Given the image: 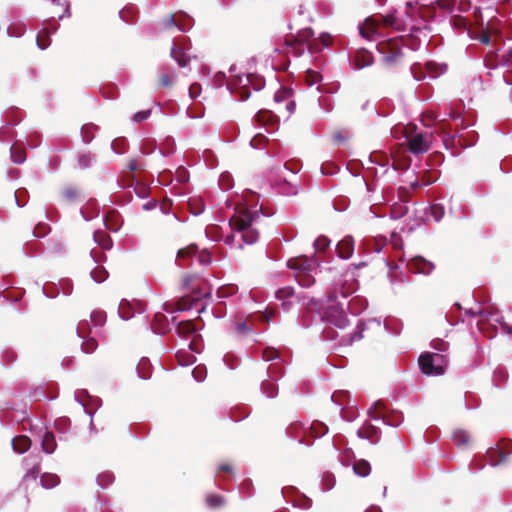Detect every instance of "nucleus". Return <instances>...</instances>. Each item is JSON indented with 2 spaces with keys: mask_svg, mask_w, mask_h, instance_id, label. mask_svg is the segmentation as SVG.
<instances>
[{
  "mask_svg": "<svg viewBox=\"0 0 512 512\" xmlns=\"http://www.w3.org/2000/svg\"><path fill=\"white\" fill-rule=\"evenodd\" d=\"M457 0H435L429 4H420L418 0H408L405 10L387 14H373L359 22L357 32H378L379 28H392L396 32H421L432 30L429 25L437 17V12L451 13Z\"/></svg>",
  "mask_w": 512,
  "mask_h": 512,
  "instance_id": "obj_1",
  "label": "nucleus"
},
{
  "mask_svg": "<svg viewBox=\"0 0 512 512\" xmlns=\"http://www.w3.org/2000/svg\"><path fill=\"white\" fill-rule=\"evenodd\" d=\"M358 287L357 281L351 276L350 278L341 277L334 282L333 292L327 296V306L324 309L322 319L343 329L348 323V317L345 312V304L339 301V297L346 300Z\"/></svg>",
  "mask_w": 512,
  "mask_h": 512,
  "instance_id": "obj_2",
  "label": "nucleus"
},
{
  "mask_svg": "<svg viewBox=\"0 0 512 512\" xmlns=\"http://www.w3.org/2000/svg\"><path fill=\"white\" fill-rule=\"evenodd\" d=\"M231 77L232 79L227 81L226 74L224 72H218L214 75L213 86L215 88H221L225 84L231 94H239L240 101L247 100L251 95V90L259 91L265 86V79L259 74H231Z\"/></svg>",
  "mask_w": 512,
  "mask_h": 512,
  "instance_id": "obj_3",
  "label": "nucleus"
},
{
  "mask_svg": "<svg viewBox=\"0 0 512 512\" xmlns=\"http://www.w3.org/2000/svg\"><path fill=\"white\" fill-rule=\"evenodd\" d=\"M314 34H286L284 41L274 50L287 56L300 57L306 51L314 53L328 48L331 34H319L320 43H316L310 36Z\"/></svg>",
  "mask_w": 512,
  "mask_h": 512,
  "instance_id": "obj_4",
  "label": "nucleus"
},
{
  "mask_svg": "<svg viewBox=\"0 0 512 512\" xmlns=\"http://www.w3.org/2000/svg\"><path fill=\"white\" fill-rule=\"evenodd\" d=\"M287 266L296 272L298 283L306 288L315 283V275L320 272V260L316 255L290 258Z\"/></svg>",
  "mask_w": 512,
  "mask_h": 512,
  "instance_id": "obj_5",
  "label": "nucleus"
},
{
  "mask_svg": "<svg viewBox=\"0 0 512 512\" xmlns=\"http://www.w3.org/2000/svg\"><path fill=\"white\" fill-rule=\"evenodd\" d=\"M328 426L320 421L312 422H291L285 429L287 437L297 440L300 444H309L308 437L320 438L328 432Z\"/></svg>",
  "mask_w": 512,
  "mask_h": 512,
  "instance_id": "obj_6",
  "label": "nucleus"
},
{
  "mask_svg": "<svg viewBox=\"0 0 512 512\" xmlns=\"http://www.w3.org/2000/svg\"><path fill=\"white\" fill-rule=\"evenodd\" d=\"M259 216L254 214L248 210L240 212L236 216V221L238 225V234L239 238L242 242V245H252L257 242L259 238V232L256 228L253 227V222Z\"/></svg>",
  "mask_w": 512,
  "mask_h": 512,
  "instance_id": "obj_7",
  "label": "nucleus"
},
{
  "mask_svg": "<svg viewBox=\"0 0 512 512\" xmlns=\"http://www.w3.org/2000/svg\"><path fill=\"white\" fill-rule=\"evenodd\" d=\"M418 363L424 375L439 376L444 374L448 360L444 354L425 352L419 356Z\"/></svg>",
  "mask_w": 512,
  "mask_h": 512,
  "instance_id": "obj_8",
  "label": "nucleus"
},
{
  "mask_svg": "<svg viewBox=\"0 0 512 512\" xmlns=\"http://www.w3.org/2000/svg\"><path fill=\"white\" fill-rule=\"evenodd\" d=\"M368 414L373 420L382 421L383 424L391 427H398L404 420L401 412H389L384 404L379 400L369 408Z\"/></svg>",
  "mask_w": 512,
  "mask_h": 512,
  "instance_id": "obj_9",
  "label": "nucleus"
},
{
  "mask_svg": "<svg viewBox=\"0 0 512 512\" xmlns=\"http://www.w3.org/2000/svg\"><path fill=\"white\" fill-rule=\"evenodd\" d=\"M160 28L163 30L177 29L179 32H188L195 24L194 19L184 11H177L162 19Z\"/></svg>",
  "mask_w": 512,
  "mask_h": 512,
  "instance_id": "obj_10",
  "label": "nucleus"
},
{
  "mask_svg": "<svg viewBox=\"0 0 512 512\" xmlns=\"http://www.w3.org/2000/svg\"><path fill=\"white\" fill-rule=\"evenodd\" d=\"M261 358L265 362L278 360L277 362H274L268 366L267 376L268 378H271L276 381L281 379L282 376L284 375V367L282 365V360L280 358L278 350L273 347H267L262 351Z\"/></svg>",
  "mask_w": 512,
  "mask_h": 512,
  "instance_id": "obj_11",
  "label": "nucleus"
},
{
  "mask_svg": "<svg viewBox=\"0 0 512 512\" xmlns=\"http://www.w3.org/2000/svg\"><path fill=\"white\" fill-rule=\"evenodd\" d=\"M378 51L382 54V60L385 64L391 65L402 57V50L398 46V41L389 39V43L377 44Z\"/></svg>",
  "mask_w": 512,
  "mask_h": 512,
  "instance_id": "obj_12",
  "label": "nucleus"
},
{
  "mask_svg": "<svg viewBox=\"0 0 512 512\" xmlns=\"http://www.w3.org/2000/svg\"><path fill=\"white\" fill-rule=\"evenodd\" d=\"M408 150L414 154H424L430 149V139L425 133H416L411 136H406Z\"/></svg>",
  "mask_w": 512,
  "mask_h": 512,
  "instance_id": "obj_13",
  "label": "nucleus"
},
{
  "mask_svg": "<svg viewBox=\"0 0 512 512\" xmlns=\"http://www.w3.org/2000/svg\"><path fill=\"white\" fill-rule=\"evenodd\" d=\"M146 310L145 304L141 301H128L121 300L118 306V315L122 320H130L135 314L144 313Z\"/></svg>",
  "mask_w": 512,
  "mask_h": 512,
  "instance_id": "obj_14",
  "label": "nucleus"
},
{
  "mask_svg": "<svg viewBox=\"0 0 512 512\" xmlns=\"http://www.w3.org/2000/svg\"><path fill=\"white\" fill-rule=\"evenodd\" d=\"M406 267L413 273L429 275L435 269L433 262L416 255L406 259Z\"/></svg>",
  "mask_w": 512,
  "mask_h": 512,
  "instance_id": "obj_15",
  "label": "nucleus"
},
{
  "mask_svg": "<svg viewBox=\"0 0 512 512\" xmlns=\"http://www.w3.org/2000/svg\"><path fill=\"white\" fill-rule=\"evenodd\" d=\"M197 253H198V247L196 245H189L188 247L182 248V249L178 250V252H177L176 263L179 266H183L184 264L182 263V260H184L186 258H191L194 256L198 257V261L202 265H207L212 261V257L209 252L203 251L199 255Z\"/></svg>",
  "mask_w": 512,
  "mask_h": 512,
  "instance_id": "obj_16",
  "label": "nucleus"
},
{
  "mask_svg": "<svg viewBox=\"0 0 512 512\" xmlns=\"http://www.w3.org/2000/svg\"><path fill=\"white\" fill-rule=\"evenodd\" d=\"M512 454V440L503 442L497 448L488 451L489 461L492 466L503 463Z\"/></svg>",
  "mask_w": 512,
  "mask_h": 512,
  "instance_id": "obj_17",
  "label": "nucleus"
},
{
  "mask_svg": "<svg viewBox=\"0 0 512 512\" xmlns=\"http://www.w3.org/2000/svg\"><path fill=\"white\" fill-rule=\"evenodd\" d=\"M478 313L481 315V319L483 322L497 323L500 325L502 333L507 335L512 334V325L508 324L504 320V317L500 312H493L486 309H478Z\"/></svg>",
  "mask_w": 512,
  "mask_h": 512,
  "instance_id": "obj_18",
  "label": "nucleus"
},
{
  "mask_svg": "<svg viewBox=\"0 0 512 512\" xmlns=\"http://www.w3.org/2000/svg\"><path fill=\"white\" fill-rule=\"evenodd\" d=\"M90 256L93 262L97 264V266L90 271V277L96 283H103L108 277V272L104 267L99 266V263L104 261L106 257L104 254L95 253L93 250L90 252Z\"/></svg>",
  "mask_w": 512,
  "mask_h": 512,
  "instance_id": "obj_19",
  "label": "nucleus"
},
{
  "mask_svg": "<svg viewBox=\"0 0 512 512\" xmlns=\"http://www.w3.org/2000/svg\"><path fill=\"white\" fill-rule=\"evenodd\" d=\"M87 328H89L88 322L82 321L78 324L76 333L79 338L83 339V342L81 344L82 351L89 354L96 350L98 344L95 339L87 337V335H86Z\"/></svg>",
  "mask_w": 512,
  "mask_h": 512,
  "instance_id": "obj_20",
  "label": "nucleus"
},
{
  "mask_svg": "<svg viewBox=\"0 0 512 512\" xmlns=\"http://www.w3.org/2000/svg\"><path fill=\"white\" fill-rule=\"evenodd\" d=\"M172 325L175 327L177 335L182 339H188L194 336L197 332V328L192 320L176 321V316L172 317Z\"/></svg>",
  "mask_w": 512,
  "mask_h": 512,
  "instance_id": "obj_21",
  "label": "nucleus"
},
{
  "mask_svg": "<svg viewBox=\"0 0 512 512\" xmlns=\"http://www.w3.org/2000/svg\"><path fill=\"white\" fill-rule=\"evenodd\" d=\"M172 326V321L170 322L164 313L156 312L154 315V322L150 328L154 333L164 335L171 331Z\"/></svg>",
  "mask_w": 512,
  "mask_h": 512,
  "instance_id": "obj_22",
  "label": "nucleus"
},
{
  "mask_svg": "<svg viewBox=\"0 0 512 512\" xmlns=\"http://www.w3.org/2000/svg\"><path fill=\"white\" fill-rule=\"evenodd\" d=\"M354 245L355 242L353 237L350 235L345 236L336 245V251L338 256L344 260L349 259L353 255Z\"/></svg>",
  "mask_w": 512,
  "mask_h": 512,
  "instance_id": "obj_23",
  "label": "nucleus"
},
{
  "mask_svg": "<svg viewBox=\"0 0 512 512\" xmlns=\"http://www.w3.org/2000/svg\"><path fill=\"white\" fill-rule=\"evenodd\" d=\"M345 307L349 310L352 315L361 314L368 306V301L366 298L356 295L352 297L348 301H343Z\"/></svg>",
  "mask_w": 512,
  "mask_h": 512,
  "instance_id": "obj_24",
  "label": "nucleus"
},
{
  "mask_svg": "<svg viewBox=\"0 0 512 512\" xmlns=\"http://www.w3.org/2000/svg\"><path fill=\"white\" fill-rule=\"evenodd\" d=\"M276 380L267 378L260 383V391L268 399H274L278 396L279 387Z\"/></svg>",
  "mask_w": 512,
  "mask_h": 512,
  "instance_id": "obj_25",
  "label": "nucleus"
},
{
  "mask_svg": "<svg viewBox=\"0 0 512 512\" xmlns=\"http://www.w3.org/2000/svg\"><path fill=\"white\" fill-rule=\"evenodd\" d=\"M170 55L180 67L187 66L190 57L187 55L181 44L173 42Z\"/></svg>",
  "mask_w": 512,
  "mask_h": 512,
  "instance_id": "obj_26",
  "label": "nucleus"
},
{
  "mask_svg": "<svg viewBox=\"0 0 512 512\" xmlns=\"http://www.w3.org/2000/svg\"><path fill=\"white\" fill-rule=\"evenodd\" d=\"M230 227L232 229V232L225 236L224 243L230 247L242 249L243 245L239 238L236 217L234 218V220H230Z\"/></svg>",
  "mask_w": 512,
  "mask_h": 512,
  "instance_id": "obj_27",
  "label": "nucleus"
},
{
  "mask_svg": "<svg viewBox=\"0 0 512 512\" xmlns=\"http://www.w3.org/2000/svg\"><path fill=\"white\" fill-rule=\"evenodd\" d=\"M159 86L160 87H170L175 83L176 80V72L173 69H170L167 66H162L159 68Z\"/></svg>",
  "mask_w": 512,
  "mask_h": 512,
  "instance_id": "obj_28",
  "label": "nucleus"
},
{
  "mask_svg": "<svg viewBox=\"0 0 512 512\" xmlns=\"http://www.w3.org/2000/svg\"><path fill=\"white\" fill-rule=\"evenodd\" d=\"M41 447L46 454H52L56 448V438L53 432L45 430L41 437Z\"/></svg>",
  "mask_w": 512,
  "mask_h": 512,
  "instance_id": "obj_29",
  "label": "nucleus"
},
{
  "mask_svg": "<svg viewBox=\"0 0 512 512\" xmlns=\"http://www.w3.org/2000/svg\"><path fill=\"white\" fill-rule=\"evenodd\" d=\"M31 439L26 435L15 436L12 439V448L18 454H23L31 447Z\"/></svg>",
  "mask_w": 512,
  "mask_h": 512,
  "instance_id": "obj_30",
  "label": "nucleus"
},
{
  "mask_svg": "<svg viewBox=\"0 0 512 512\" xmlns=\"http://www.w3.org/2000/svg\"><path fill=\"white\" fill-rule=\"evenodd\" d=\"M277 189L278 192L283 195L294 196L298 194L300 190V185L299 183H292L290 181H287L286 179H283L277 183Z\"/></svg>",
  "mask_w": 512,
  "mask_h": 512,
  "instance_id": "obj_31",
  "label": "nucleus"
},
{
  "mask_svg": "<svg viewBox=\"0 0 512 512\" xmlns=\"http://www.w3.org/2000/svg\"><path fill=\"white\" fill-rule=\"evenodd\" d=\"M96 160L95 154L89 151L80 152L77 156V167L82 170L91 168L96 163Z\"/></svg>",
  "mask_w": 512,
  "mask_h": 512,
  "instance_id": "obj_32",
  "label": "nucleus"
},
{
  "mask_svg": "<svg viewBox=\"0 0 512 512\" xmlns=\"http://www.w3.org/2000/svg\"><path fill=\"white\" fill-rule=\"evenodd\" d=\"M118 15L123 22L133 24L136 21L137 8L133 4H128L118 12Z\"/></svg>",
  "mask_w": 512,
  "mask_h": 512,
  "instance_id": "obj_33",
  "label": "nucleus"
},
{
  "mask_svg": "<svg viewBox=\"0 0 512 512\" xmlns=\"http://www.w3.org/2000/svg\"><path fill=\"white\" fill-rule=\"evenodd\" d=\"M152 365L150 360L146 357H143L139 360L136 371L140 379L148 380L152 375Z\"/></svg>",
  "mask_w": 512,
  "mask_h": 512,
  "instance_id": "obj_34",
  "label": "nucleus"
},
{
  "mask_svg": "<svg viewBox=\"0 0 512 512\" xmlns=\"http://www.w3.org/2000/svg\"><path fill=\"white\" fill-rule=\"evenodd\" d=\"M353 472L359 477H367L371 473V465L365 459H357L352 464Z\"/></svg>",
  "mask_w": 512,
  "mask_h": 512,
  "instance_id": "obj_35",
  "label": "nucleus"
},
{
  "mask_svg": "<svg viewBox=\"0 0 512 512\" xmlns=\"http://www.w3.org/2000/svg\"><path fill=\"white\" fill-rule=\"evenodd\" d=\"M372 55L366 51L359 52L354 60L355 69H363L372 65Z\"/></svg>",
  "mask_w": 512,
  "mask_h": 512,
  "instance_id": "obj_36",
  "label": "nucleus"
},
{
  "mask_svg": "<svg viewBox=\"0 0 512 512\" xmlns=\"http://www.w3.org/2000/svg\"><path fill=\"white\" fill-rule=\"evenodd\" d=\"M97 126L92 123L84 124L81 127V138L84 144H89L94 139V132L97 130Z\"/></svg>",
  "mask_w": 512,
  "mask_h": 512,
  "instance_id": "obj_37",
  "label": "nucleus"
},
{
  "mask_svg": "<svg viewBox=\"0 0 512 512\" xmlns=\"http://www.w3.org/2000/svg\"><path fill=\"white\" fill-rule=\"evenodd\" d=\"M40 483L43 488L51 489L56 487L60 483L58 475L53 473H44L40 477Z\"/></svg>",
  "mask_w": 512,
  "mask_h": 512,
  "instance_id": "obj_38",
  "label": "nucleus"
},
{
  "mask_svg": "<svg viewBox=\"0 0 512 512\" xmlns=\"http://www.w3.org/2000/svg\"><path fill=\"white\" fill-rule=\"evenodd\" d=\"M114 480H115L114 474L110 471H104L102 473H99L96 478L97 485L102 489H106L109 486H111L113 484Z\"/></svg>",
  "mask_w": 512,
  "mask_h": 512,
  "instance_id": "obj_39",
  "label": "nucleus"
},
{
  "mask_svg": "<svg viewBox=\"0 0 512 512\" xmlns=\"http://www.w3.org/2000/svg\"><path fill=\"white\" fill-rule=\"evenodd\" d=\"M364 330H365V324L362 322H359L356 326V331L354 333H352L351 335H349L348 338L343 337L341 342L345 345H351L353 342L362 339V337H363L362 333Z\"/></svg>",
  "mask_w": 512,
  "mask_h": 512,
  "instance_id": "obj_40",
  "label": "nucleus"
},
{
  "mask_svg": "<svg viewBox=\"0 0 512 512\" xmlns=\"http://www.w3.org/2000/svg\"><path fill=\"white\" fill-rule=\"evenodd\" d=\"M330 244L331 240L327 236L321 235L314 240L313 247L315 252L321 254L330 246Z\"/></svg>",
  "mask_w": 512,
  "mask_h": 512,
  "instance_id": "obj_41",
  "label": "nucleus"
},
{
  "mask_svg": "<svg viewBox=\"0 0 512 512\" xmlns=\"http://www.w3.org/2000/svg\"><path fill=\"white\" fill-rule=\"evenodd\" d=\"M275 297L280 302H282L284 300H288V299H294L295 298L294 288L290 287V286L279 288L275 292Z\"/></svg>",
  "mask_w": 512,
  "mask_h": 512,
  "instance_id": "obj_42",
  "label": "nucleus"
},
{
  "mask_svg": "<svg viewBox=\"0 0 512 512\" xmlns=\"http://www.w3.org/2000/svg\"><path fill=\"white\" fill-rule=\"evenodd\" d=\"M128 143L125 138H116L111 143V149L114 153L122 155L127 151Z\"/></svg>",
  "mask_w": 512,
  "mask_h": 512,
  "instance_id": "obj_43",
  "label": "nucleus"
},
{
  "mask_svg": "<svg viewBox=\"0 0 512 512\" xmlns=\"http://www.w3.org/2000/svg\"><path fill=\"white\" fill-rule=\"evenodd\" d=\"M426 214L427 216H431L434 221L439 222L444 217L445 210L441 204H433L429 207V212Z\"/></svg>",
  "mask_w": 512,
  "mask_h": 512,
  "instance_id": "obj_44",
  "label": "nucleus"
},
{
  "mask_svg": "<svg viewBox=\"0 0 512 512\" xmlns=\"http://www.w3.org/2000/svg\"><path fill=\"white\" fill-rule=\"evenodd\" d=\"M10 156L15 164H23L26 161V153L24 150L11 146Z\"/></svg>",
  "mask_w": 512,
  "mask_h": 512,
  "instance_id": "obj_45",
  "label": "nucleus"
},
{
  "mask_svg": "<svg viewBox=\"0 0 512 512\" xmlns=\"http://www.w3.org/2000/svg\"><path fill=\"white\" fill-rule=\"evenodd\" d=\"M453 440L457 446H463L470 441V435L465 430H457L453 433Z\"/></svg>",
  "mask_w": 512,
  "mask_h": 512,
  "instance_id": "obj_46",
  "label": "nucleus"
},
{
  "mask_svg": "<svg viewBox=\"0 0 512 512\" xmlns=\"http://www.w3.org/2000/svg\"><path fill=\"white\" fill-rule=\"evenodd\" d=\"M206 504L210 508H217L225 504V498L218 494H209L206 497Z\"/></svg>",
  "mask_w": 512,
  "mask_h": 512,
  "instance_id": "obj_47",
  "label": "nucleus"
},
{
  "mask_svg": "<svg viewBox=\"0 0 512 512\" xmlns=\"http://www.w3.org/2000/svg\"><path fill=\"white\" fill-rule=\"evenodd\" d=\"M275 118V115L272 111L269 110H259L256 115L255 119L258 123L266 124L268 122H273Z\"/></svg>",
  "mask_w": 512,
  "mask_h": 512,
  "instance_id": "obj_48",
  "label": "nucleus"
},
{
  "mask_svg": "<svg viewBox=\"0 0 512 512\" xmlns=\"http://www.w3.org/2000/svg\"><path fill=\"white\" fill-rule=\"evenodd\" d=\"M71 425V421L68 417H61L55 420L54 427L60 433L65 434L68 432Z\"/></svg>",
  "mask_w": 512,
  "mask_h": 512,
  "instance_id": "obj_49",
  "label": "nucleus"
},
{
  "mask_svg": "<svg viewBox=\"0 0 512 512\" xmlns=\"http://www.w3.org/2000/svg\"><path fill=\"white\" fill-rule=\"evenodd\" d=\"M90 318L95 327H101L106 321V313L102 310H95L91 312Z\"/></svg>",
  "mask_w": 512,
  "mask_h": 512,
  "instance_id": "obj_50",
  "label": "nucleus"
},
{
  "mask_svg": "<svg viewBox=\"0 0 512 512\" xmlns=\"http://www.w3.org/2000/svg\"><path fill=\"white\" fill-rule=\"evenodd\" d=\"M336 480L333 474L324 473L322 476L321 484L322 490L327 492L330 491L335 486Z\"/></svg>",
  "mask_w": 512,
  "mask_h": 512,
  "instance_id": "obj_51",
  "label": "nucleus"
},
{
  "mask_svg": "<svg viewBox=\"0 0 512 512\" xmlns=\"http://www.w3.org/2000/svg\"><path fill=\"white\" fill-rule=\"evenodd\" d=\"M291 96V90L289 89H286V88H281L279 89L275 94H274V102L279 105L281 104L282 102H287L288 100H290Z\"/></svg>",
  "mask_w": 512,
  "mask_h": 512,
  "instance_id": "obj_52",
  "label": "nucleus"
},
{
  "mask_svg": "<svg viewBox=\"0 0 512 512\" xmlns=\"http://www.w3.org/2000/svg\"><path fill=\"white\" fill-rule=\"evenodd\" d=\"M338 171H339V166L331 161L324 162L321 165V173L323 175L332 176V175L337 174Z\"/></svg>",
  "mask_w": 512,
  "mask_h": 512,
  "instance_id": "obj_53",
  "label": "nucleus"
},
{
  "mask_svg": "<svg viewBox=\"0 0 512 512\" xmlns=\"http://www.w3.org/2000/svg\"><path fill=\"white\" fill-rule=\"evenodd\" d=\"M430 346L432 349L437 351L436 353L443 354L444 352H446L448 350L449 343L444 341L443 339L436 338L431 341Z\"/></svg>",
  "mask_w": 512,
  "mask_h": 512,
  "instance_id": "obj_54",
  "label": "nucleus"
},
{
  "mask_svg": "<svg viewBox=\"0 0 512 512\" xmlns=\"http://www.w3.org/2000/svg\"><path fill=\"white\" fill-rule=\"evenodd\" d=\"M176 357L178 359V362L181 366H189L191 364H193L195 361H196V357L191 355V354H187L185 352H178L176 354Z\"/></svg>",
  "mask_w": 512,
  "mask_h": 512,
  "instance_id": "obj_55",
  "label": "nucleus"
},
{
  "mask_svg": "<svg viewBox=\"0 0 512 512\" xmlns=\"http://www.w3.org/2000/svg\"><path fill=\"white\" fill-rule=\"evenodd\" d=\"M189 205L191 213L195 216L202 214L205 210V205L201 199L193 200L189 203Z\"/></svg>",
  "mask_w": 512,
  "mask_h": 512,
  "instance_id": "obj_56",
  "label": "nucleus"
},
{
  "mask_svg": "<svg viewBox=\"0 0 512 512\" xmlns=\"http://www.w3.org/2000/svg\"><path fill=\"white\" fill-rule=\"evenodd\" d=\"M36 44L39 49L44 50L47 47L50 46V34L44 33V34H37L36 36Z\"/></svg>",
  "mask_w": 512,
  "mask_h": 512,
  "instance_id": "obj_57",
  "label": "nucleus"
},
{
  "mask_svg": "<svg viewBox=\"0 0 512 512\" xmlns=\"http://www.w3.org/2000/svg\"><path fill=\"white\" fill-rule=\"evenodd\" d=\"M293 505L301 509H309L312 506V500L305 495H301L293 501Z\"/></svg>",
  "mask_w": 512,
  "mask_h": 512,
  "instance_id": "obj_58",
  "label": "nucleus"
},
{
  "mask_svg": "<svg viewBox=\"0 0 512 512\" xmlns=\"http://www.w3.org/2000/svg\"><path fill=\"white\" fill-rule=\"evenodd\" d=\"M75 401L78 402L83 408L89 406L88 398L89 394L86 390H79L75 392Z\"/></svg>",
  "mask_w": 512,
  "mask_h": 512,
  "instance_id": "obj_59",
  "label": "nucleus"
},
{
  "mask_svg": "<svg viewBox=\"0 0 512 512\" xmlns=\"http://www.w3.org/2000/svg\"><path fill=\"white\" fill-rule=\"evenodd\" d=\"M235 330L238 334L245 337H248L253 334L252 328L249 327L245 321L236 323Z\"/></svg>",
  "mask_w": 512,
  "mask_h": 512,
  "instance_id": "obj_60",
  "label": "nucleus"
},
{
  "mask_svg": "<svg viewBox=\"0 0 512 512\" xmlns=\"http://www.w3.org/2000/svg\"><path fill=\"white\" fill-rule=\"evenodd\" d=\"M62 197L68 202H75L78 197V190L74 187H68L62 192Z\"/></svg>",
  "mask_w": 512,
  "mask_h": 512,
  "instance_id": "obj_61",
  "label": "nucleus"
},
{
  "mask_svg": "<svg viewBox=\"0 0 512 512\" xmlns=\"http://www.w3.org/2000/svg\"><path fill=\"white\" fill-rule=\"evenodd\" d=\"M73 291V283L70 279H65L59 284V292L63 293L65 296H69Z\"/></svg>",
  "mask_w": 512,
  "mask_h": 512,
  "instance_id": "obj_62",
  "label": "nucleus"
},
{
  "mask_svg": "<svg viewBox=\"0 0 512 512\" xmlns=\"http://www.w3.org/2000/svg\"><path fill=\"white\" fill-rule=\"evenodd\" d=\"M408 213L407 205H400L398 207H394L391 211L390 217L392 219H400L404 217Z\"/></svg>",
  "mask_w": 512,
  "mask_h": 512,
  "instance_id": "obj_63",
  "label": "nucleus"
},
{
  "mask_svg": "<svg viewBox=\"0 0 512 512\" xmlns=\"http://www.w3.org/2000/svg\"><path fill=\"white\" fill-rule=\"evenodd\" d=\"M219 185L221 186V188L223 190H229L232 188L233 184H232V178L230 176V174L228 173H223L221 176H220V182H219Z\"/></svg>",
  "mask_w": 512,
  "mask_h": 512,
  "instance_id": "obj_64",
  "label": "nucleus"
}]
</instances>
